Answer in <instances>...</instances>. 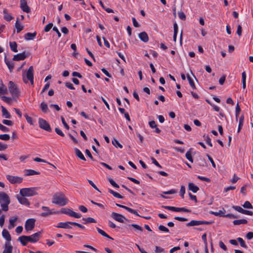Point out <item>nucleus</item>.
I'll list each match as a JSON object with an SVG mask.
<instances>
[{
    "mask_svg": "<svg viewBox=\"0 0 253 253\" xmlns=\"http://www.w3.org/2000/svg\"><path fill=\"white\" fill-rule=\"evenodd\" d=\"M52 203L64 206L67 204L68 200L65 197L64 194L62 193H57L54 194L52 199Z\"/></svg>",
    "mask_w": 253,
    "mask_h": 253,
    "instance_id": "f257e3e1",
    "label": "nucleus"
},
{
    "mask_svg": "<svg viewBox=\"0 0 253 253\" xmlns=\"http://www.w3.org/2000/svg\"><path fill=\"white\" fill-rule=\"evenodd\" d=\"M10 203V199L8 195L5 192H0V205L3 211H8Z\"/></svg>",
    "mask_w": 253,
    "mask_h": 253,
    "instance_id": "f03ea898",
    "label": "nucleus"
},
{
    "mask_svg": "<svg viewBox=\"0 0 253 253\" xmlns=\"http://www.w3.org/2000/svg\"><path fill=\"white\" fill-rule=\"evenodd\" d=\"M39 189L38 187L25 188L20 189V194L22 196L30 197L37 195L38 193L37 190Z\"/></svg>",
    "mask_w": 253,
    "mask_h": 253,
    "instance_id": "7ed1b4c3",
    "label": "nucleus"
},
{
    "mask_svg": "<svg viewBox=\"0 0 253 253\" xmlns=\"http://www.w3.org/2000/svg\"><path fill=\"white\" fill-rule=\"evenodd\" d=\"M8 89L13 97L18 98L20 96V91L17 85L12 81L8 83Z\"/></svg>",
    "mask_w": 253,
    "mask_h": 253,
    "instance_id": "20e7f679",
    "label": "nucleus"
},
{
    "mask_svg": "<svg viewBox=\"0 0 253 253\" xmlns=\"http://www.w3.org/2000/svg\"><path fill=\"white\" fill-rule=\"evenodd\" d=\"M214 222L213 221H204V220H191L190 222L187 223L186 224L187 226H198L202 224H206L209 225L213 223Z\"/></svg>",
    "mask_w": 253,
    "mask_h": 253,
    "instance_id": "39448f33",
    "label": "nucleus"
},
{
    "mask_svg": "<svg viewBox=\"0 0 253 253\" xmlns=\"http://www.w3.org/2000/svg\"><path fill=\"white\" fill-rule=\"evenodd\" d=\"M41 237V232H38L33 234L31 236H26V237H24L28 242L31 243H36L37 242Z\"/></svg>",
    "mask_w": 253,
    "mask_h": 253,
    "instance_id": "423d86ee",
    "label": "nucleus"
},
{
    "mask_svg": "<svg viewBox=\"0 0 253 253\" xmlns=\"http://www.w3.org/2000/svg\"><path fill=\"white\" fill-rule=\"evenodd\" d=\"M60 212L62 213L66 214L67 215H70V216L74 217L75 218H80L81 217V214L79 213H77L71 209L68 208H62L61 209Z\"/></svg>",
    "mask_w": 253,
    "mask_h": 253,
    "instance_id": "0eeeda50",
    "label": "nucleus"
},
{
    "mask_svg": "<svg viewBox=\"0 0 253 253\" xmlns=\"http://www.w3.org/2000/svg\"><path fill=\"white\" fill-rule=\"evenodd\" d=\"M39 124L40 127L41 128L48 132H50L51 131V127L49 123L46 120L42 118H39Z\"/></svg>",
    "mask_w": 253,
    "mask_h": 253,
    "instance_id": "6e6552de",
    "label": "nucleus"
},
{
    "mask_svg": "<svg viewBox=\"0 0 253 253\" xmlns=\"http://www.w3.org/2000/svg\"><path fill=\"white\" fill-rule=\"evenodd\" d=\"M36 220L34 218H30L26 220L25 225V230L27 231L32 230L35 227Z\"/></svg>",
    "mask_w": 253,
    "mask_h": 253,
    "instance_id": "1a4fd4ad",
    "label": "nucleus"
},
{
    "mask_svg": "<svg viewBox=\"0 0 253 253\" xmlns=\"http://www.w3.org/2000/svg\"><path fill=\"white\" fill-rule=\"evenodd\" d=\"M6 177L11 184L21 183L23 180V178L19 176L7 175Z\"/></svg>",
    "mask_w": 253,
    "mask_h": 253,
    "instance_id": "9d476101",
    "label": "nucleus"
},
{
    "mask_svg": "<svg viewBox=\"0 0 253 253\" xmlns=\"http://www.w3.org/2000/svg\"><path fill=\"white\" fill-rule=\"evenodd\" d=\"M112 217L116 221L121 223H123L125 220L129 221V220L126 218L122 214L116 213L112 212Z\"/></svg>",
    "mask_w": 253,
    "mask_h": 253,
    "instance_id": "9b49d317",
    "label": "nucleus"
},
{
    "mask_svg": "<svg viewBox=\"0 0 253 253\" xmlns=\"http://www.w3.org/2000/svg\"><path fill=\"white\" fill-rule=\"evenodd\" d=\"M26 76L28 80H29L31 84L33 85L34 84V69L32 66H31L29 68L27 71Z\"/></svg>",
    "mask_w": 253,
    "mask_h": 253,
    "instance_id": "f8f14e48",
    "label": "nucleus"
},
{
    "mask_svg": "<svg viewBox=\"0 0 253 253\" xmlns=\"http://www.w3.org/2000/svg\"><path fill=\"white\" fill-rule=\"evenodd\" d=\"M72 223H73V222H71V221H66V222H61L59 223L57 225L55 226V227L57 228L69 229H71L72 228V225H73Z\"/></svg>",
    "mask_w": 253,
    "mask_h": 253,
    "instance_id": "ddd939ff",
    "label": "nucleus"
},
{
    "mask_svg": "<svg viewBox=\"0 0 253 253\" xmlns=\"http://www.w3.org/2000/svg\"><path fill=\"white\" fill-rule=\"evenodd\" d=\"M232 208L236 210V211H238L239 212H240L241 213L249 215H252L253 214V212L250 211H248L243 209L240 206H233L232 207Z\"/></svg>",
    "mask_w": 253,
    "mask_h": 253,
    "instance_id": "4468645a",
    "label": "nucleus"
},
{
    "mask_svg": "<svg viewBox=\"0 0 253 253\" xmlns=\"http://www.w3.org/2000/svg\"><path fill=\"white\" fill-rule=\"evenodd\" d=\"M20 8L26 13H29L31 11L30 7L27 5L26 0H20Z\"/></svg>",
    "mask_w": 253,
    "mask_h": 253,
    "instance_id": "2eb2a0df",
    "label": "nucleus"
},
{
    "mask_svg": "<svg viewBox=\"0 0 253 253\" xmlns=\"http://www.w3.org/2000/svg\"><path fill=\"white\" fill-rule=\"evenodd\" d=\"M27 55L25 54V52H23L22 53H18L14 55L13 60L14 61H20L23 60L26 57Z\"/></svg>",
    "mask_w": 253,
    "mask_h": 253,
    "instance_id": "dca6fc26",
    "label": "nucleus"
},
{
    "mask_svg": "<svg viewBox=\"0 0 253 253\" xmlns=\"http://www.w3.org/2000/svg\"><path fill=\"white\" fill-rule=\"evenodd\" d=\"M17 198L20 204L26 206H29L30 205V202L28 200L25 198V196L17 195Z\"/></svg>",
    "mask_w": 253,
    "mask_h": 253,
    "instance_id": "f3484780",
    "label": "nucleus"
},
{
    "mask_svg": "<svg viewBox=\"0 0 253 253\" xmlns=\"http://www.w3.org/2000/svg\"><path fill=\"white\" fill-rule=\"evenodd\" d=\"M13 247L9 242H6L2 253H12Z\"/></svg>",
    "mask_w": 253,
    "mask_h": 253,
    "instance_id": "a211bd4d",
    "label": "nucleus"
},
{
    "mask_svg": "<svg viewBox=\"0 0 253 253\" xmlns=\"http://www.w3.org/2000/svg\"><path fill=\"white\" fill-rule=\"evenodd\" d=\"M225 212H226L225 210L223 208L222 210H219L218 211H211L210 212V213L211 214H213L215 216H220V217H225Z\"/></svg>",
    "mask_w": 253,
    "mask_h": 253,
    "instance_id": "6ab92c4d",
    "label": "nucleus"
},
{
    "mask_svg": "<svg viewBox=\"0 0 253 253\" xmlns=\"http://www.w3.org/2000/svg\"><path fill=\"white\" fill-rule=\"evenodd\" d=\"M138 37L144 42H147L149 40L148 36L145 32H142L139 34Z\"/></svg>",
    "mask_w": 253,
    "mask_h": 253,
    "instance_id": "aec40b11",
    "label": "nucleus"
},
{
    "mask_svg": "<svg viewBox=\"0 0 253 253\" xmlns=\"http://www.w3.org/2000/svg\"><path fill=\"white\" fill-rule=\"evenodd\" d=\"M37 33L36 32L31 33H27L25 36V39L27 41L33 40L36 36Z\"/></svg>",
    "mask_w": 253,
    "mask_h": 253,
    "instance_id": "412c9836",
    "label": "nucleus"
},
{
    "mask_svg": "<svg viewBox=\"0 0 253 253\" xmlns=\"http://www.w3.org/2000/svg\"><path fill=\"white\" fill-rule=\"evenodd\" d=\"M2 237L5 238L9 242L11 240V236L9 232L5 229H3L2 231Z\"/></svg>",
    "mask_w": 253,
    "mask_h": 253,
    "instance_id": "4be33fe9",
    "label": "nucleus"
},
{
    "mask_svg": "<svg viewBox=\"0 0 253 253\" xmlns=\"http://www.w3.org/2000/svg\"><path fill=\"white\" fill-rule=\"evenodd\" d=\"M17 219H18L17 216L10 218L9 225L8 226V228L9 229H11L15 226V222L17 221Z\"/></svg>",
    "mask_w": 253,
    "mask_h": 253,
    "instance_id": "5701e85b",
    "label": "nucleus"
},
{
    "mask_svg": "<svg viewBox=\"0 0 253 253\" xmlns=\"http://www.w3.org/2000/svg\"><path fill=\"white\" fill-rule=\"evenodd\" d=\"M3 12L4 14V19L5 20L7 21H10L14 18V17L10 14L7 12V10L6 9L3 10Z\"/></svg>",
    "mask_w": 253,
    "mask_h": 253,
    "instance_id": "b1692460",
    "label": "nucleus"
},
{
    "mask_svg": "<svg viewBox=\"0 0 253 253\" xmlns=\"http://www.w3.org/2000/svg\"><path fill=\"white\" fill-rule=\"evenodd\" d=\"M4 61L5 62V64H6L7 67L8 68L10 72H11L14 68V63L10 61H8L6 59V57L5 56L4 57Z\"/></svg>",
    "mask_w": 253,
    "mask_h": 253,
    "instance_id": "393cba45",
    "label": "nucleus"
},
{
    "mask_svg": "<svg viewBox=\"0 0 253 253\" xmlns=\"http://www.w3.org/2000/svg\"><path fill=\"white\" fill-rule=\"evenodd\" d=\"M188 188L189 190L192 191L193 193H196L199 190V188L193 183H189Z\"/></svg>",
    "mask_w": 253,
    "mask_h": 253,
    "instance_id": "a878e982",
    "label": "nucleus"
},
{
    "mask_svg": "<svg viewBox=\"0 0 253 253\" xmlns=\"http://www.w3.org/2000/svg\"><path fill=\"white\" fill-rule=\"evenodd\" d=\"M2 116L6 119H10L11 115L8 111L3 107L1 106Z\"/></svg>",
    "mask_w": 253,
    "mask_h": 253,
    "instance_id": "bb28decb",
    "label": "nucleus"
},
{
    "mask_svg": "<svg viewBox=\"0 0 253 253\" xmlns=\"http://www.w3.org/2000/svg\"><path fill=\"white\" fill-rule=\"evenodd\" d=\"M234 225H240L242 224H246L248 223V221L245 219H236L233 221Z\"/></svg>",
    "mask_w": 253,
    "mask_h": 253,
    "instance_id": "cd10ccee",
    "label": "nucleus"
},
{
    "mask_svg": "<svg viewBox=\"0 0 253 253\" xmlns=\"http://www.w3.org/2000/svg\"><path fill=\"white\" fill-rule=\"evenodd\" d=\"M122 208H123L125 210H126L127 211L131 213H133L137 216H140L138 213H137V211L133 210V209H132L129 207H127L126 206H124V205H122Z\"/></svg>",
    "mask_w": 253,
    "mask_h": 253,
    "instance_id": "c85d7f7f",
    "label": "nucleus"
},
{
    "mask_svg": "<svg viewBox=\"0 0 253 253\" xmlns=\"http://www.w3.org/2000/svg\"><path fill=\"white\" fill-rule=\"evenodd\" d=\"M15 27L17 30V33H20L24 29V26L20 24L18 18H17V20L15 23Z\"/></svg>",
    "mask_w": 253,
    "mask_h": 253,
    "instance_id": "c756f323",
    "label": "nucleus"
},
{
    "mask_svg": "<svg viewBox=\"0 0 253 253\" xmlns=\"http://www.w3.org/2000/svg\"><path fill=\"white\" fill-rule=\"evenodd\" d=\"M75 153H76V156L77 157H78L81 160H84V161L86 160L84 156L83 153L81 152V151L79 149L76 148L75 149Z\"/></svg>",
    "mask_w": 253,
    "mask_h": 253,
    "instance_id": "7c9ffc66",
    "label": "nucleus"
},
{
    "mask_svg": "<svg viewBox=\"0 0 253 253\" xmlns=\"http://www.w3.org/2000/svg\"><path fill=\"white\" fill-rule=\"evenodd\" d=\"M112 144L117 148H123V145L115 138L112 140Z\"/></svg>",
    "mask_w": 253,
    "mask_h": 253,
    "instance_id": "2f4dec72",
    "label": "nucleus"
},
{
    "mask_svg": "<svg viewBox=\"0 0 253 253\" xmlns=\"http://www.w3.org/2000/svg\"><path fill=\"white\" fill-rule=\"evenodd\" d=\"M42 209L44 211V212L41 213V215L42 216L44 217V216H46L51 214V212L49 211L50 210L48 207L43 206L42 207Z\"/></svg>",
    "mask_w": 253,
    "mask_h": 253,
    "instance_id": "473e14b6",
    "label": "nucleus"
},
{
    "mask_svg": "<svg viewBox=\"0 0 253 253\" xmlns=\"http://www.w3.org/2000/svg\"><path fill=\"white\" fill-rule=\"evenodd\" d=\"M9 46L12 51L16 52L18 51L17 47V44L15 42H10Z\"/></svg>",
    "mask_w": 253,
    "mask_h": 253,
    "instance_id": "72a5a7b5",
    "label": "nucleus"
},
{
    "mask_svg": "<svg viewBox=\"0 0 253 253\" xmlns=\"http://www.w3.org/2000/svg\"><path fill=\"white\" fill-rule=\"evenodd\" d=\"M132 227L133 228H134L135 229V230L139 231L140 232H142L143 230V228L141 226H140L137 224H129V225H128V227H127V228H128V227Z\"/></svg>",
    "mask_w": 253,
    "mask_h": 253,
    "instance_id": "f704fd0d",
    "label": "nucleus"
},
{
    "mask_svg": "<svg viewBox=\"0 0 253 253\" xmlns=\"http://www.w3.org/2000/svg\"><path fill=\"white\" fill-rule=\"evenodd\" d=\"M24 237H26V236L23 235L18 238V241H19L23 246H26L28 242Z\"/></svg>",
    "mask_w": 253,
    "mask_h": 253,
    "instance_id": "c9c22d12",
    "label": "nucleus"
},
{
    "mask_svg": "<svg viewBox=\"0 0 253 253\" xmlns=\"http://www.w3.org/2000/svg\"><path fill=\"white\" fill-rule=\"evenodd\" d=\"M178 27L177 24L176 23H174L173 24L174 33H173V41L174 42H175L176 40V37H177V32H178Z\"/></svg>",
    "mask_w": 253,
    "mask_h": 253,
    "instance_id": "e433bc0d",
    "label": "nucleus"
},
{
    "mask_svg": "<svg viewBox=\"0 0 253 253\" xmlns=\"http://www.w3.org/2000/svg\"><path fill=\"white\" fill-rule=\"evenodd\" d=\"M40 173L38 171H37L33 169H28L27 170V173L26 174L27 176L30 175H38L40 174Z\"/></svg>",
    "mask_w": 253,
    "mask_h": 253,
    "instance_id": "4c0bfd02",
    "label": "nucleus"
},
{
    "mask_svg": "<svg viewBox=\"0 0 253 253\" xmlns=\"http://www.w3.org/2000/svg\"><path fill=\"white\" fill-rule=\"evenodd\" d=\"M191 149H192V148L190 149V150L186 152V153L185 154V157L190 162H191V163H193V159L192 158V155H191V151H190Z\"/></svg>",
    "mask_w": 253,
    "mask_h": 253,
    "instance_id": "58836bf2",
    "label": "nucleus"
},
{
    "mask_svg": "<svg viewBox=\"0 0 253 253\" xmlns=\"http://www.w3.org/2000/svg\"><path fill=\"white\" fill-rule=\"evenodd\" d=\"M187 79L189 81V84H190V86H191V87L193 89H196V86L195 85L194 82L193 80H192V79L191 78V77L189 75H187Z\"/></svg>",
    "mask_w": 253,
    "mask_h": 253,
    "instance_id": "ea45409f",
    "label": "nucleus"
},
{
    "mask_svg": "<svg viewBox=\"0 0 253 253\" xmlns=\"http://www.w3.org/2000/svg\"><path fill=\"white\" fill-rule=\"evenodd\" d=\"M41 108L42 110L44 113H46L48 111L47 105V104L45 102H43L41 103Z\"/></svg>",
    "mask_w": 253,
    "mask_h": 253,
    "instance_id": "a19ab883",
    "label": "nucleus"
},
{
    "mask_svg": "<svg viewBox=\"0 0 253 253\" xmlns=\"http://www.w3.org/2000/svg\"><path fill=\"white\" fill-rule=\"evenodd\" d=\"M83 220L85 221V222L84 223H96V220L94 218L90 217L87 218H83Z\"/></svg>",
    "mask_w": 253,
    "mask_h": 253,
    "instance_id": "79ce46f5",
    "label": "nucleus"
},
{
    "mask_svg": "<svg viewBox=\"0 0 253 253\" xmlns=\"http://www.w3.org/2000/svg\"><path fill=\"white\" fill-rule=\"evenodd\" d=\"M242 206L245 209H253V207L249 201H246Z\"/></svg>",
    "mask_w": 253,
    "mask_h": 253,
    "instance_id": "37998d69",
    "label": "nucleus"
},
{
    "mask_svg": "<svg viewBox=\"0 0 253 253\" xmlns=\"http://www.w3.org/2000/svg\"><path fill=\"white\" fill-rule=\"evenodd\" d=\"M97 230L99 234H100L101 235H102L104 237H107L109 239H111V237L108 235L107 234H106L103 230L102 229L97 227Z\"/></svg>",
    "mask_w": 253,
    "mask_h": 253,
    "instance_id": "c03bdc74",
    "label": "nucleus"
},
{
    "mask_svg": "<svg viewBox=\"0 0 253 253\" xmlns=\"http://www.w3.org/2000/svg\"><path fill=\"white\" fill-rule=\"evenodd\" d=\"M237 240L240 243V245H241V247H243L244 248H246V249H247L248 248L247 246L245 244V241H244V240L242 238L238 237L237 239Z\"/></svg>",
    "mask_w": 253,
    "mask_h": 253,
    "instance_id": "a18cd8bd",
    "label": "nucleus"
},
{
    "mask_svg": "<svg viewBox=\"0 0 253 253\" xmlns=\"http://www.w3.org/2000/svg\"><path fill=\"white\" fill-rule=\"evenodd\" d=\"M10 139V136L8 134H0V139L7 141Z\"/></svg>",
    "mask_w": 253,
    "mask_h": 253,
    "instance_id": "49530a36",
    "label": "nucleus"
},
{
    "mask_svg": "<svg viewBox=\"0 0 253 253\" xmlns=\"http://www.w3.org/2000/svg\"><path fill=\"white\" fill-rule=\"evenodd\" d=\"M7 93V88L5 87V86L2 84V86L0 87V95L1 94H5Z\"/></svg>",
    "mask_w": 253,
    "mask_h": 253,
    "instance_id": "de8ad7c7",
    "label": "nucleus"
},
{
    "mask_svg": "<svg viewBox=\"0 0 253 253\" xmlns=\"http://www.w3.org/2000/svg\"><path fill=\"white\" fill-rule=\"evenodd\" d=\"M202 240H203V241L204 242V244H205V247H206V252H208V249H207L208 242H207V234L206 233L204 234L202 236Z\"/></svg>",
    "mask_w": 253,
    "mask_h": 253,
    "instance_id": "09e8293b",
    "label": "nucleus"
},
{
    "mask_svg": "<svg viewBox=\"0 0 253 253\" xmlns=\"http://www.w3.org/2000/svg\"><path fill=\"white\" fill-rule=\"evenodd\" d=\"M180 211L190 212L191 210L186 209L185 208H177L176 207V212H180Z\"/></svg>",
    "mask_w": 253,
    "mask_h": 253,
    "instance_id": "8fccbe9b",
    "label": "nucleus"
},
{
    "mask_svg": "<svg viewBox=\"0 0 253 253\" xmlns=\"http://www.w3.org/2000/svg\"><path fill=\"white\" fill-rule=\"evenodd\" d=\"M204 137L205 138V140L207 144H208L210 146L212 147V144L211 143V139L210 138V137L208 135L206 136L205 135H204Z\"/></svg>",
    "mask_w": 253,
    "mask_h": 253,
    "instance_id": "3c124183",
    "label": "nucleus"
},
{
    "mask_svg": "<svg viewBox=\"0 0 253 253\" xmlns=\"http://www.w3.org/2000/svg\"><path fill=\"white\" fill-rule=\"evenodd\" d=\"M240 111H241L240 107L239 105V104L237 103L236 107V109H235V115H236V118L237 120L238 119V117L239 116V114Z\"/></svg>",
    "mask_w": 253,
    "mask_h": 253,
    "instance_id": "603ef678",
    "label": "nucleus"
},
{
    "mask_svg": "<svg viewBox=\"0 0 253 253\" xmlns=\"http://www.w3.org/2000/svg\"><path fill=\"white\" fill-rule=\"evenodd\" d=\"M53 26V24L52 23H48L47 25H46L44 27V30L45 32H48L50 31V30L52 28Z\"/></svg>",
    "mask_w": 253,
    "mask_h": 253,
    "instance_id": "864d4df0",
    "label": "nucleus"
},
{
    "mask_svg": "<svg viewBox=\"0 0 253 253\" xmlns=\"http://www.w3.org/2000/svg\"><path fill=\"white\" fill-rule=\"evenodd\" d=\"M178 16L179 18L182 20H185L186 19V15L182 11H179L178 12Z\"/></svg>",
    "mask_w": 253,
    "mask_h": 253,
    "instance_id": "5fc2aeb1",
    "label": "nucleus"
},
{
    "mask_svg": "<svg viewBox=\"0 0 253 253\" xmlns=\"http://www.w3.org/2000/svg\"><path fill=\"white\" fill-rule=\"evenodd\" d=\"M158 229H159V230H160L161 231H163V232H169V229L168 228H167L166 227H165L162 225H160V226H159Z\"/></svg>",
    "mask_w": 253,
    "mask_h": 253,
    "instance_id": "6e6d98bb",
    "label": "nucleus"
},
{
    "mask_svg": "<svg viewBox=\"0 0 253 253\" xmlns=\"http://www.w3.org/2000/svg\"><path fill=\"white\" fill-rule=\"evenodd\" d=\"M185 193V186L183 185H182L180 187V195L182 197V199L184 198V195Z\"/></svg>",
    "mask_w": 253,
    "mask_h": 253,
    "instance_id": "4d7b16f0",
    "label": "nucleus"
},
{
    "mask_svg": "<svg viewBox=\"0 0 253 253\" xmlns=\"http://www.w3.org/2000/svg\"><path fill=\"white\" fill-rule=\"evenodd\" d=\"M55 131L56 132V133L58 135H60V136H62V137H64V136H65L64 133L62 131V130H61L60 129H59L58 127H56V128H55Z\"/></svg>",
    "mask_w": 253,
    "mask_h": 253,
    "instance_id": "13d9d810",
    "label": "nucleus"
},
{
    "mask_svg": "<svg viewBox=\"0 0 253 253\" xmlns=\"http://www.w3.org/2000/svg\"><path fill=\"white\" fill-rule=\"evenodd\" d=\"M25 117L26 118V119L28 123H29L30 125H33V119L29 116L27 114L25 115Z\"/></svg>",
    "mask_w": 253,
    "mask_h": 253,
    "instance_id": "bf43d9fd",
    "label": "nucleus"
},
{
    "mask_svg": "<svg viewBox=\"0 0 253 253\" xmlns=\"http://www.w3.org/2000/svg\"><path fill=\"white\" fill-rule=\"evenodd\" d=\"M112 195H113L115 197L119 198V199H123V196L120 195L119 193L115 192L112 190Z\"/></svg>",
    "mask_w": 253,
    "mask_h": 253,
    "instance_id": "052dcab7",
    "label": "nucleus"
},
{
    "mask_svg": "<svg viewBox=\"0 0 253 253\" xmlns=\"http://www.w3.org/2000/svg\"><path fill=\"white\" fill-rule=\"evenodd\" d=\"M177 193V190L175 189H171L168 191L163 192V194L166 195L174 194Z\"/></svg>",
    "mask_w": 253,
    "mask_h": 253,
    "instance_id": "680f3d73",
    "label": "nucleus"
},
{
    "mask_svg": "<svg viewBox=\"0 0 253 253\" xmlns=\"http://www.w3.org/2000/svg\"><path fill=\"white\" fill-rule=\"evenodd\" d=\"M1 99L3 101L7 103H10L11 101V98L8 97H6L5 96H1Z\"/></svg>",
    "mask_w": 253,
    "mask_h": 253,
    "instance_id": "e2e57ef3",
    "label": "nucleus"
},
{
    "mask_svg": "<svg viewBox=\"0 0 253 253\" xmlns=\"http://www.w3.org/2000/svg\"><path fill=\"white\" fill-rule=\"evenodd\" d=\"M2 122L3 124L9 126H12L13 124L11 121L8 120H3Z\"/></svg>",
    "mask_w": 253,
    "mask_h": 253,
    "instance_id": "0e129e2a",
    "label": "nucleus"
},
{
    "mask_svg": "<svg viewBox=\"0 0 253 253\" xmlns=\"http://www.w3.org/2000/svg\"><path fill=\"white\" fill-rule=\"evenodd\" d=\"M61 121H62V123L63 125V126H64V127L67 129H69L70 127H69V125L67 124V123L66 122L64 118L63 117H61Z\"/></svg>",
    "mask_w": 253,
    "mask_h": 253,
    "instance_id": "69168bd1",
    "label": "nucleus"
},
{
    "mask_svg": "<svg viewBox=\"0 0 253 253\" xmlns=\"http://www.w3.org/2000/svg\"><path fill=\"white\" fill-rule=\"evenodd\" d=\"M198 178L202 181L208 182H209L211 181L210 178H209L208 177L200 176V175L198 176Z\"/></svg>",
    "mask_w": 253,
    "mask_h": 253,
    "instance_id": "338daca9",
    "label": "nucleus"
},
{
    "mask_svg": "<svg viewBox=\"0 0 253 253\" xmlns=\"http://www.w3.org/2000/svg\"><path fill=\"white\" fill-rule=\"evenodd\" d=\"M5 221V216L4 215H2L0 217V226L1 227H2L4 224Z\"/></svg>",
    "mask_w": 253,
    "mask_h": 253,
    "instance_id": "774afa93",
    "label": "nucleus"
}]
</instances>
